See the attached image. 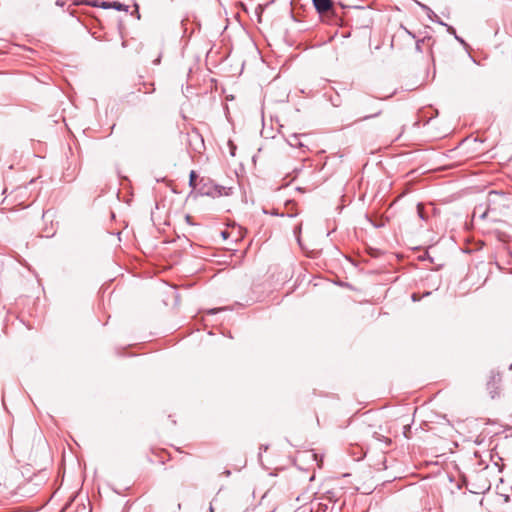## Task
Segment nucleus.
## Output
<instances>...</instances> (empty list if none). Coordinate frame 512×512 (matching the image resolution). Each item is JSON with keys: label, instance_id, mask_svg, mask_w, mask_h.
Returning a JSON list of instances; mask_svg holds the SVG:
<instances>
[{"label": "nucleus", "instance_id": "8", "mask_svg": "<svg viewBox=\"0 0 512 512\" xmlns=\"http://www.w3.org/2000/svg\"><path fill=\"white\" fill-rule=\"evenodd\" d=\"M321 500L328 503H335L337 501L336 493L334 491H327L324 496L321 498Z\"/></svg>", "mask_w": 512, "mask_h": 512}, {"label": "nucleus", "instance_id": "16", "mask_svg": "<svg viewBox=\"0 0 512 512\" xmlns=\"http://www.w3.org/2000/svg\"><path fill=\"white\" fill-rule=\"evenodd\" d=\"M454 37H455V39H456L457 41H459L461 44L466 45L465 41H464L461 37H459L457 34H455V35H454Z\"/></svg>", "mask_w": 512, "mask_h": 512}, {"label": "nucleus", "instance_id": "14", "mask_svg": "<svg viewBox=\"0 0 512 512\" xmlns=\"http://www.w3.org/2000/svg\"><path fill=\"white\" fill-rule=\"evenodd\" d=\"M113 7L118 11L124 10V5L118 2H114Z\"/></svg>", "mask_w": 512, "mask_h": 512}, {"label": "nucleus", "instance_id": "10", "mask_svg": "<svg viewBox=\"0 0 512 512\" xmlns=\"http://www.w3.org/2000/svg\"><path fill=\"white\" fill-rule=\"evenodd\" d=\"M313 509L315 510V512H326V510L328 509V504L322 500L318 502L316 506L313 507Z\"/></svg>", "mask_w": 512, "mask_h": 512}, {"label": "nucleus", "instance_id": "13", "mask_svg": "<svg viewBox=\"0 0 512 512\" xmlns=\"http://www.w3.org/2000/svg\"><path fill=\"white\" fill-rule=\"evenodd\" d=\"M444 26L446 27L447 32H448L449 34H451V35H453V36L456 34V30H455L452 26H450V25H448V24H446V25H444Z\"/></svg>", "mask_w": 512, "mask_h": 512}, {"label": "nucleus", "instance_id": "4", "mask_svg": "<svg viewBox=\"0 0 512 512\" xmlns=\"http://www.w3.org/2000/svg\"><path fill=\"white\" fill-rule=\"evenodd\" d=\"M421 8L426 11L427 13V16L428 18L431 20V21H434L440 25H446L445 22H443L438 16L437 14H435V12L429 8L427 5H424V4H420Z\"/></svg>", "mask_w": 512, "mask_h": 512}, {"label": "nucleus", "instance_id": "15", "mask_svg": "<svg viewBox=\"0 0 512 512\" xmlns=\"http://www.w3.org/2000/svg\"><path fill=\"white\" fill-rule=\"evenodd\" d=\"M380 113H381V111L379 110V111L375 112L374 114H371V115H368V116H364L362 118V120H367V119H370V118H373V117H377L378 115H380Z\"/></svg>", "mask_w": 512, "mask_h": 512}, {"label": "nucleus", "instance_id": "17", "mask_svg": "<svg viewBox=\"0 0 512 512\" xmlns=\"http://www.w3.org/2000/svg\"><path fill=\"white\" fill-rule=\"evenodd\" d=\"M404 31L409 35L411 36L412 38H416L415 34H413L411 31H409L407 28H403Z\"/></svg>", "mask_w": 512, "mask_h": 512}, {"label": "nucleus", "instance_id": "7", "mask_svg": "<svg viewBox=\"0 0 512 512\" xmlns=\"http://www.w3.org/2000/svg\"><path fill=\"white\" fill-rule=\"evenodd\" d=\"M198 175L197 173L192 170L189 175V186L197 191V188L199 187V183H197Z\"/></svg>", "mask_w": 512, "mask_h": 512}, {"label": "nucleus", "instance_id": "19", "mask_svg": "<svg viewBox=\"0 0 512 512\" xmlns=\"http://www.w3.org/2000/svg\"><path fill=\"white\" fill-rule=\"evenodd\" d=\"M220 310H223V308H219V309H212L209 311V313H212V314H215L216 312L220 311Z\"/></svg>", "mask_w": 512, "mask_h": 512}, {"label": "nucleus", "instance_id": "9", "mask_svg": "<svg viewBox=\"0 0 512 512\" xmlns=\"http://www.w3.org/2000/svg\"><path fill=\"white\" fill-rule=\"evenodd\" d=\"M373 438L375 440L379 441V442L384 443L386 446H389L391 444V439L390 438L385 437V436L381 435L378 432H374L373 433Z\"/></svg>", "mask_w": 512, "mask_h": 512}, {"label": "nucleus", "instance_id": "11", "mask_svg": "<svg viewBox=\"0 0 512 512\" xmlns=\"http://www.w3.org/2000/svg\"><path fill=\"white\" fill-rule=\"evenodd\" d=\"M426 39L431 40V37H424L423 39L416 41V46H415L416 51H418L420 53L423 51L422 44L425 42Z\"/></svg>", "mask_w": 512, "mask_h": 512}, {"label": "nucleus", "instance_id": "21", "mask_svg": "<svg viewBox=\"0 0 512 512\" xmlns=\"http://www.w3.org/2000/svg\"><path fill=\"white\" fill-rule=\"evenodd\" d=\"M412 299H413V301H416V300H417V298H416V295H415V294H413V295H412Z\"/></svg>", "mask_w": 512, "mask_h": 512}, {"label": "nucleus", "instance_id": "6", "mask_svg": "<svg viewBox=\"0 0 512 512\" xmlns=\"http://www.w3.org/2000/svg\"><path fill=\"white\" fill-rule=\"evenodd\" d=\"M215 190L216 191H214V192L217 193V197H220L223 195L228 196L232 192L231 187H227V186H223V185H219V184H216Z\"/></svg>", "mask_w": 512, "mask_h": 512}, {"label": "nucleus", "instance_id": "3", "mask_svg": "<svg viewBox=\"0 0 512 512\" xmlns=\"http://www.w3.org/2000/svg\"><path fill=\"white\" fill-rule=\"evenodd\" d=\"M313 5L318 13L323 14L330 11L333 7L332 0H312Z\"/></svg>", "mask_w": 512, "mask_h": 512}, {"label": "nucleus", "instance_id": "2", "mask_svg": "<svg viewBox=\"0 0 512 512\" xmlns=\"http://www.w3.org/2000/svg\"><path fill=\"white\" fill-rule=\"evenodd\" d=\"M216 183L209 178H201L199 181V187L197 188V194L201 196H209L216 198L217 193H215Z\"/></svg>", "mask_w": 512, "mask_h": 512}, {"label": "nucleus", "instance_id": "1", "mask_svg": "<svg viewBox=\"0 0 512 512\" xmlns=\"http://www.w3.org/2000/svg\"><path fill=\"white\" fill-rule=\"evenodd\" d=\"M507 200H508L507 196L503 192H498V191L492 190L487 194V199H486V204H485L486 209L481 211L483 206L482 205L476 206L474 209V215L479 213V217L481 219H484L489 212L497 211L501 207L506 206Z\"/></svg>", "mask_w": 512, "mask_h": 512}, {"label": "nucleus", "instance_id": "5", "mask_svg": "<svg viewBox=\"0 0 512 512\" xmlns=\"http://www.w3.org/2000/svg\"><path fill=\"white\" fill-rule=\"evenodd\" d=\"M303 136L304 135L293 134V135L289 136V138L287 139V142L291 147H296V148L305 147V144L301 140V138Z\"/></svg>", "mask_w": 512, "mask_h": 512}, {"label": "nucleus", "instance_id": "12", "mask_svg": "<svg viewBox=\"0 0 512 512\" xmlns=\"http://www.w3.org/2000/svg\"><path fill=\"white\" fill-rule=\"evenodd\" d=\"M417 213L419 215V217L422 219V220H426V215H425V212H424V206L423 204L419 203L417 205Z\"/></svg>", "mask_w": 512, "mask_h": 512}, {"label": "nucleus", "instance_id": "20", "mask_svg": "<svg viewBox=\"0 0 512 512\" xmlns=\"http://www.w3.org/2000/svg\"><path fill=\"white\" fill-rule=\"evenodd\" d=\"M222 236H223L224 238H226V237H227V232H225V231H224V232H222Z\"/></svg>", "mask_w": 512, "mask_h": 512}, {"label": "nucleus", "instance_id": "18", "mask_svg": "<svg viewBox=\"0 0 512 512\" xmlns=\"http://www.w3.org/2000/svg\"><path fill=\"white\" fill-rule=\"evenodd\" d=\"M229 145L231 147V155L234 156V150H235V146L233 145V143L231 141H229Z\"/></svg>", "mask_w": 512, "mask_h": 512}]
</instances>
